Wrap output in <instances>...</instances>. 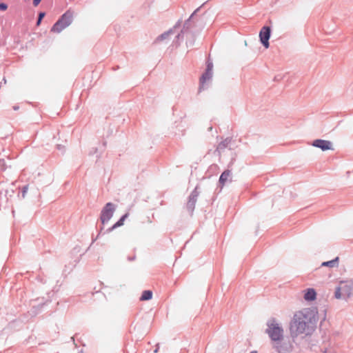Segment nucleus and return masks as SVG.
I'll return each mask as SVG.
<instances>
[{"label": "nucleus", "mask_w": 353, "mask_h": 353, "mask_svg": "<svg viewBox=\"0 0 353 353\" xmlns=\"http://www.w3.org/2000/svg\"><path fill=\"white\" fill-rule=\"evenodd\" d=\"M19 108H20V106H19V105H14V106L12 107V109H13L14 110H15V111H16V110H19Z\"/></svg>", "instance_id": "a211bd4d"}, {"label": "nucleus", "mask_w": 353, "mask_h": 353, "mask_svg": "<svg viewBox=\"0 0 353 353\" xmlns=\"http://www.w3.org/2000/svg\"><path fill=\"white\" fill-rule=\"evenodd\" d=\"M44 16H45V13L44 12L39 13V19L42 20V19L44 17Z\"/></svg>", "instance_id": "f3484780"}, {"label": "nucleus", "mask_w": 353, "mask_h": 353, "mask_svg": "<svg viewBox=\"0 0 353 353\" xmlns=\"http://www.w3.org/2000/svg\"><path fill=\"white\" fill-rule=\"evenodd\" d=\"M128 214H124L110 229L112 230L118 227L123 225L125 219L127 218Z\"/></svg>", "instance_id": "ddd939ff"}, {"label": "nucleus", "mask_w": 353, "mask_h": 353, "mask_svg": "<svg viewBox=\"0 0 353 353\" xmlns=\"http://www.w3.org/2000/svg\"><path fill=\"white\" fill-rule=\"evenodd\" d=\"M7 8H8V5L6 3H0V10L4 11V10H7Z\"/></svg>", "instance_id": "4468645a"}, {"label": "nucleus", "mask_w": 353, "mask_h": 353, "mask_svg": "<svg viewBox=\"0 0 353 353\" xmlns=\"http://www.w3.org/2000/svg\"><path fill=\"white\" fill-rule=\"evenodd\" d=\"M315 323V314L310 308H304L294 313L290 323V334L294 338L307 332Z\"/></svg>", "instance_id": "f257e3e1"}, {"label": "nucleus", "mask_w": 353, "mask_h": 353, "mask_svg": "<svg viewBox=\"0 0 353 353\" xmlns=\"http://www.w3.org/2000/svg\"><path fill=\"white\" fill-rule=\"evenodd\" d=\"M23 194L26 192V190H25V188H24V187H23Z\"/></svg>", "instance_id": "aec40b11"}, {"label": "nucleus", "mask_w": 353, "mask_h": 353, "mask_svg": "<svg viewBox=\"0 0 353 353\" xmlns=\"http://www.w3.org/2000/svg\"><path fill=\"white\" fill-rule=\"evenodd\" d=\"M114 207L112 203H108L103 208L101 214V221L103 224L108 223L113 216Z\"/></svg>", "instance_id": "39448f33"}, {"label": "nucleus", "mask_w": 353, "mask_h": 353, "mask_svg": "<svg viewBox=\"0 0 353 353\" xmlns=\"http://www.w3.org/2000/svg\"><path fill=\"white\" fill-rule=\"evenodd\" d=\"M339 264V257L335 258L333 260L322 263V266H328L330 268L336 267Z\"/></svg>", "instance_id": "f8f14e48"}, {"label": "nucleus", "mask_w": 353, "mask_h": 353, "mask_svg": "<svg viewBox=\"0 0 353 353\" xmlns=\"http://www.w3.org/2000/svg\"><path fill=\"white\" fill-rule=\"evenodd\" d=\"M250 353H257L256 351L251 352Z\"/></svg>", "instance_id": "412c9836"}, {"label": "nucleus", "mask_w": 353, "mask_h": 353, "mask_svg": "<svg viewBox=\"0 0 353 353\" xmlns=\"http://www.w3.org/2000/svg\"><path fill=\"white\" fill-rule=\"evenodd\" d=\"M316 292L314 289H307L304 294V299L306 301H314L316 299Z\"/></svg>", "instance_id": "1a4fd4ad"}, {"label": "nucleus", "mask_w": 353, "mask_h": 353, "mask_svg": "<svg viewBox=\"0 0 353 353\" xmlns=\"http://www.w3.org/2000/svg\"><path fill=\"white\" fill-rule=\"evenodd\" d=\"M312 145L314 147L321 149L323 151L334 150L332 143L330 141L326 140L316 139L313 141Z\"/></svg>", "instance_id": "0eeeda50"}, {"label": "nucleus", "mask_w": 353, "mask_h": 353, "mask_svg": "<svg viewBox=\"0 0 353 353\" xmlns=\"http://www.w3.org/2000/svg\"><path fill=\"white\" fill-rule=\"evenodd\" d=\"M41 0H33V4L34 6H37L39 5V3L41 2Z\"/></svg>", "instance_id": "dca6fc26"}, {"label": "nucleus", "mask_w": 353, "mask_h": 353, "mask_svg": "<svg viewBox=\"0 0 353 353\" xmlns=\"http://www.w3.org/2000/svg\"><path fill=\"white\" fill-rule=\"evenodd\" d=\"M41 20L39 19H38V21H37V25L39 26L41 23Z\"/></svg>", "instance_id": "6ab92c4d"}, {"label": "nucleus", "mask_w": 353, "mask_h": 353, "mask_svg": "<svg viewBox=\"0 0 353 353\" xmlns=\"http://www.w3.org/2000/svg\"><path fill=\"white\" fill-rule=\"evenodd\" d=\"M170 32H165L164 34H162L158 39L157 40H162L164 38H165L166 37H168L169 35Z\"/></svg>", "instance_id": "2eb2a0df"}, {"label": "nucleus", "mask_w": 353, "mask_h": 353, "mask_svg": "<svg viewBox=\"0 0 353 353\" xmlns=\"http://www.w3.org/2000/svg\"><path fill=\"white\" fill-rule=\"evenodd\" d=\"M353 294V281H344L339 283V286L336 289V299L347 298Z\"/></svg>", "instance_id": "20e7f679"}, {"label": "nucleus", "mask_w": 353, "mask_h": 353, "mask_svg": "<svg viewBox=\"0 0 353 353\" xmlns=\"http://www.w3.org/2000/svg\"><path fill=\"white\" fill-rule=\"evenodd\" d=\"M270 37V28L268 26H264L261 28L259 32V37L261 42L265 48H269V39Z\"/></svg>", "instance_id": "423d86ee"}, {"label": "nucleus", "mask_w": 353, "mask_h": 353, "mask_svg": "<svg viewBox=\"0 0 353 353\" xmlns=\"http://www.w3.org/2000/svg\"><path fill=\"white\" fill-rule=\"evenodd\" d=\"M152 298V292L151 290H145L143 292L140 301H148Z\"/></svg>", "instance_id": "9b49d317"}, {"label": "nucleus", "mask_w": 353, "mask_h": 353, "mask_svg": "<svg viewBox=\"0 0 353 353\" xmlns=\"http://www.w3.org/2000/svg\"><path fill=\"white\" fill-rule=\"evenodd\" d=\"M230 176V170H225L224 171L220 178H219V182L222 185H224L225 182L227 181L228 179Z\"/></svg>", "instance_id": "9d476101"}, {"label": "nucleus", "mask_w": 353, "mask_h": 353, "mask_svg": "<svg viewBox=\"0 0 353 353\" xmlns=\"http://www.w3.org/2000/svg\"><path fill=\"white\" fill-rule=\"evenodd\" d=\"M212 63H210L208 65L207 70L205 74H203L201 78V83L203 84L207 80H209L212 77Z\"/></svg>", "instance_id": "6e6552de"}, {"label": "nucleus", "mask_w": 353, "mask_h": 353, "mask_svg": "<svg viewBox=\"0 0 353 353\" xmlns=\"http://www.w3.org/2000/svg\"><path fill=\"white\" fill-rule=\"evenodd\" d=\"M265 333L269 336L273 347L278 353H285L288 350L283 343L284 330L275 319H271L267 322Z\"/></svg>", "instance_id": "f03ea898"}, {"label": "nucleus", "mask_w": 353, "mask_h": 353, "mask_svg": "<svg viewBox=\"0 0 353 353\" xmlns=\"http://www.w3.org/2000/svg\"><path fill=\"white\" fill-rule=\"evenodd\" d=\"M72 19L73 12L70 10L66 11L52 27L51 32L56 33L61 32L72 23Z\"/></svg>", "instance_id": "7ed1b4c3"}]
</instances>
